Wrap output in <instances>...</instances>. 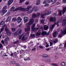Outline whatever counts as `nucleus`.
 I'll return each instance as SVG.
<instances>
[{"label": "nucleus", "mask_w": 66, "mask_h": 66, "mask_svg": "<svg viewBox=\"0 0 66 66\" xmlns=\"http://www.w3.org/2000/svg\"><path fill=\"white\" fill-rule=\"evenodd\" d=\"M29 34V32L27 33L25 35H24V34H23L22 35L19 36V39H20L21 38V37H22V36H23L21 39L22 40H26L25 39V38H26V36H28Z\"/></svg>", "instance_id": "7ed1b4c3"}, {"label": "nucleus", "mask_w": 66, "mask_h": 66, "mask_svg": "<svg viewBox=\"0 0 66 66\" xmlns=\"http://www.w3.org/2000/svg\"><path fill=\"white\" fill-rule=\"evenodd\" d=\"M47 1H46V0H45L44 2H43V4H46V3H47Z\"/></svg>", "instance_id": "79ce46f5"}, {"label": "nucleus", "mask_w": 66, "mask_h": 66, "mask_svg": "<svg viewBox=\"0 0 66 66\" xmlns=\"http://www.w3.org/2000/svg\"><path fill=\"white\" fill-rule=\"evenodd\" d=\"M13 43L14 44H16L17 43V41L15 42H13Z\"/></svg>", "instance_id": "680f3d73"}, {"label": "nucleus", "mask_w": 66, "mask_h": 66, "mask_svg": "<svg viewBox=\"0 0 66 66\" xmlns=\"http://www.w3.org/2000/svg\"><path fill=\"white\" fill-rule=\"evenodd\" d=\"M24 22L25 23L29 21V18L27 17L26 16L24 18Z\"/></svg>", "instance_id": "9d476101"}, {"label": "nucleus", "mask_w": 66, "mask_h": 66, "mask_svg": "<svg viewBox=\"0 0 66 66\" xmlns=\"http://www.w3.org/2000/svg\"><path fill=\"white\" fill-rule=\"evenodd\" d=\"M37 6H35L31 10L29 11L27 13L28 14H30L33 12H36L37 10Z\"/></svg>", "instance_id": "39448f33"}, {"label": "nucleus", "mask_w": 66, "mask_h": 66, "mask_svg": "<svg viewBox=\"0 0 66 66\" xmlns=\"http://www.w3.org/2000/svg\"><path fill=\"white\" fill-rule=\"evenodd\" d=\"M1 42L3 44H4V41L3 40H2Z\"/></svg>", "instance_id": "5fc2aeb1"}, {"label": "nucleus", "mask_w": 66, "mask_h": 66, "mask_svg": "<svg viewBox=\"0 0 66 66\" xmlns=\"http://www.w3.org/2000/svg\"><path fill=\"white\" fill-rule=\"evenodd\" d=\"M12 64H16V62H13L12 63Z\"/></svg>", "instance_id": "4d7b16f0"}, {"label": "nucleus", "mask_w": 66, "mask_h": 66, "mask_svg": "<svg viewBox=\"0 0 66 66\" xmlns=\"http://www.w3.org/2000/svg\"><path fill=\"white\" fill-rule=\"evenodd\" d=\"M66 47V42H65V44H64V47Z\"/></svg>", "instance_id": "774afa93"}, {"label": "nucleus", "mask_w": 66, "mask_h": 66, "mask_svg": "<svg viewBox=\"0 0 66 66\" xmlns=\"http://www.w3.org/2000/svg\"><path fill=\"white\" fill-rule=\"evenodd\" d=\"M31 37H35V35L34 34L31 35Z\"/></svg>", "instance_id": "a19ab883"}, {"label": "nucleus", "mask_w": 66, "mask_h": 66, "mask_svg": "<svg viewBox=\"0 0 66 66\" xmlns=\"http://www.w3.org/2000/svg\"><path fill=\"white\" fill-rule=\"evenodd\" d=\"M59 37H62V35H60L58 36Z\"/></svg>", "instance_id": "603ef678"}, {"label": "nucleus", "mask_w": 66, "mask_h": 66, "mask_svg": "<svg viewBox=\"0 0 66 66\" xmlns=\"http://www.w3.org/2000/svg\"><path fill=\"white\" fill-rule=\"evenodd\" d=\"M44 6L45 7L48 6H49V4H47L45 5H44Z\"/></svg>", "instance_id": "c03bdc74"}, {"label": "nucleus", "mask_w": 66, "mask_h": 66, "mask_svg": "<svg viewBox=\"0 0 66 66\" xmlns=\"http://www.w3.org/2000/svg\"><path fill=\"white\" fill-rule=\"evenodd\" d=\"M44 21H45V20L42 19L41 20V22L42 23H43L44 22Z\"/></svg>", "instance_id": "f704fd0d"}, {"label": "nucleus", "mask_w": 66, "mask_h": 66, "mask_svg": "<svg viewBox=\"0 0 66 66\" xmlns=\"http://www.w3.org/2000/svg\"><path fill=\"white\" fill-rule=\"evenodd\" d=\"M52 65H53L54 66H59L57 64L55 63H52Z\"/></svg>", "instance_id": "c9c22d12"}, {"label": "nucleus", "mask_w": 66, "mask_h": 66, "mask_svg": "<svg viewBox=\"0 0 66 66\" xmlns=\"http://www.w3.org/2000/svg\"><path fill=\"white\" fill-rule=\"evenodd\" d=\"M10 15V13L9 12L7 13L6 14L7 16H8L9 15Z\"/></svg>", "instance_id": "3c124183"}, {"label": "nucleus", "mask_w": 66, "mask_h": 66, "mask_svg": "<svg viewBox=\"0 0 66 66\" xmlns=\"http://www.w3.org/2000/svg\"><path fill=\"white\" fill-rule=\"evenodd\" d=\"M32 7V6H27V8L24 9V8H22L21 7H20L17 8V10H21V11H22L23 12H27L29 11L30 9Z\"/></svg>", "instance_id": "f03ea898"}, {"label": "nucleus", "mask_w": 66, "mask_h": 66, "mask_svg": "<svg viewBox=\"0 0 66 66\" xmlns=\"http://www.w3.org/2000/svg\"><path fill=\"white\" fill-rule=\"evenodd\" d=\"M42 56L44 57H47L48 56V55L46 54H43L42 55Z\"/></svg>", "instance_id": "b1692460"}, {"label": "nucleus", "mask_w": 66, "mask_h": 66, "mask_svg": "<svg viewBox=\"0 0 66 66\" xmlns=\"http://www.w3.org/2000/svg\"><path fill=\"white\" fill-rule=\"evenodd\" d=\"M25 4H26V5L29 4V3L28 2H26L25 3Z\"/></svg>", "instance_id": "8fccbe9b"}, {"label": "nucleus", "mask_w": 66, "mask_h": 66, "mask_svg": "<svg viewBox=\"0 0 66 66\" xmlns=\"http://www.w3.org/2000/svg\"><path fill=\"white\" fill-rule=\"evenodd\" d=\"M14 53V56H16V54H17V53H16V52H15Z\"/></svg>", "instance_id": "bf43d9fd"}, {"label": "nucleus", "mask_w": 66, "mask_h": 66, "mask_svg": "<svg viewBox=\"0 0 66 66\" xmlns=\"http://www.w3.org/2000/svg\"><path fill=\"white\" fill-rule=\"evenodd\" d=\"M50 46H52V41L51 40V42H50Z\"/></svg>", "instance_id": "37998d69"}, {"label": "nucleus", "mask_w": 66, "mask_h": 66, "mask_svg": "<svg viewBox=\"0 0 66 66\" xmlns=\"http://www.w3.org/2000/svg\"><path fill=\"white\" fill-rule=\"evenodd\" d=\"M6 33L7 35H9V36L11 35L12 34V32H10V31H9V32L7 33Z\"/></svg>", "instance_id": "a878e982"}, {"label": "nucleus", "mask_w": 66, "mask_h": 66, "mask_svg": "<svg viewBox=\"0 0 66 66\" xmlns=\"http://www.w3.org/2000/svg\"><path fill=\"white\" fill-rule=\"evenodd\" d=\"M40 13L39 12L37 13L36 14L37 17H38V16H40Z\"/></svg>", "instance_id": "2f4dec72"}, {"label": "nucleus", "mask_w": 66, "mask_h": 66, "mask_svg": "<svg viewBox=\"0 0 66 66\" xmlns=\"http://www.w3.org/2000/svg\"><path fill=\"white\" fill-rule=\"evenodd\" d=\"M51 11H47V12H45L44 14H42L41 16L42 18H44V16H47L50 15V14H51Z\"/></svg>", "instance_id": "423d86ee"}, {"label": "nucleus", "mask_w": 66, "mask_h": 66, "mask_svg": "<svg viewBox=\"0 0 66 66\" xmlns=\"http://www.w3.org/2000/svg\"><path fill=\"white\" fill-rule=\"evenodd\" d=\"M42 35H47L49 34H47V32L46 31H43L41 33Z\"/></svg>", "instance_id": "2eb2a0df"}, {"label": "nucleus", "mask_w": 66, "mask_h": 66, "mask_svg": "<svg viewBox=\"0 0 66 66\" xmlns=\"http://www.w3.org/2000/svg\"><path fill=\"white\" fill-rule=\"evenodd\" d=\"M2 46H3L2 44H0V49L2 47Z\"/></svg>", "instance_id": "de8ad7c7"}, {"label": "nucleus", "mask_w": 66, "mask_h": 66, "mask_svg": "<svg viewBox=\"0 0 66 66\" xmlns=\"http://www.w3.org/2000/svg\"><path fill=\"white\" fill-rule=\"evenodd\" d=\"M40 34H41V33L40 32H38L36 33V36H39V35H40Z\"/></svg>", "instance_id": "c85d7f7f"}, {"label": "nucleus", "mask_w": 66, "mask_h": 66, "mask_svg": "<svg viewBox=\"0 0 66 66\" xmlns=\"http://www.w3.org/2000/svg\"><path fill=\"white\" fill-rule=\"evenodd\" d=\"M12 21H14V22H15V21H16V18H14L12 19Z\"/></svg>", "instance_id": "473e14b6"}, {"label": "nucleus", "mask_w": 66, "mask_h": 66, "mask_svg": "<svg viewBox=\"0 0 66 66\" xmlns=\"http://www.w3.org/2000/svg\"><path fill=\"white\" fill-rule=\"evenodd\" d=\"M36 50V48H33L32 50V51H34V50Z\"/></svg>", "instance_id": "6e6d98bb"}, {"label": "nucleus", "mask_w": 66, "mask_h": 66, "mask_svg": "<svg viewBox=\"0 0 66 66\" xmlns=\"http://www.w3.org/2000/svg\"><path fill=\"white\" fill-rule=\"evenodd\" d=\"M61 22V20L59 21H58L57 23H56V22H55L54 24L52 25L50 27V29L51 30V31H53V29L54 28V26H55V24H57V26H59V23Z\"/></svg>", "instance_id": "20e7f679"}, {"label": "nucleus", "mask_w": 66, "mask_h": 66, "mask_svg": "<svg viewBox=\"0 0 66 66\" xmlns=\"http://www.w3.org/2000/svg\"><path fill=\"white\" fill-rule=\"evenodd\" d=\"M55 2H56V1H54L53 2L52 4H54Z\"/></svg>", "instance_id": "13d9d810"}, {"label": "nucleus", "mask_w": 66, "mask_h": 66, "mask_svg": "<svg viewBox=\"0 0 66 66\" xmlns=\"http://www.w3.org/2000/svg\"><path fill=\"white\" fill-rule=\"evenodd\" d=\"M63 2V3H66V0H63L62 1Z\"/></svg>", "instance_id": "09e8293b"}, {"label": "nucleus", "mask_w": 66, "mask_h": 66, "mask_svg": "<svg viewBox=\"0 0 66 66\" xmlns=\"http://www.w3.org/2000/svg\"><path fill=\"white\" fill-rule=\"evenodd\" d=\"M61 64L62 66H65L66 65V63L64 62H62L61 63Z\"/></svg>", "instance_id": "bb28decb"}, {"label": "nucleus", "mask_w": 66, "mask_h": 66, "mask_svg": "<svg viewBox=\"0 0 66 66\" xmlns=\"http://www.w3.org/2000/svg\"><path fill=\"white\" fill-rule=\"evenodd\" d=\"M4 25L2 28L1 29V31L0 32H2V31H3L4 30V28H5V27H4Z\"/></svg>", "instance_id": "393cba45"}, {"label": "nucleus", "mask_w": 66, "mask_h": 66, "mask_svg": "<svg viewBox=\"0 0 66 66\" xmlns=\"http://www.w3.org/2000/svg\"><path fill=\"white\" fill-rule=\"evenodd\" d=\"M7 8V7L6 6H5L4 7L3 9H2V13L1 14V15L3 16L4 14L5 13L7 12V10H6V9Z\"/></svg>", "instance_id": "0eeeda50"}, {"label": "nucleus", "mask_w": 66, "mask_h": 66, "mask_svg": "<svg viewBox=\"0 0 66 66\" xmlns=\"http://www.w3.org/2000/svg\"><path fill=\"white\" fill-rule=\"evenodd\" d=\"M37 17L36 14L35 13H33L32 15V19H31L29 20V22L26 23V25L27 27V29L26 28L25 31V32L27 31H29L30 30V26H31L32 24H33L34 22V20L33 18H34L35 17Z\"/></svg>", "instance_id": "f257e3e1"}, {"label": "nucleus", "mask_w": 66, "mask_h": 66, "mask_svg": "<svg viewBox=\"0 0 66 66\" xmlns=\"http://www.w3.org/2000/svg\"><path fill=\"white\" fill-rule=\"evenodd\" d=\"M56 19V18H52V17H51L50 18V22H54L55 21V20Z\"/></svg>", "instance_id": "9b49d317"}, {"label": "nucleus", "mask_w": 66, "mask_h": 66, "mask_svg": "<svg viewBox=\"0 0 66 66\" xmlns=\"http://www.w3.org/2000/svg\"><path fill=\"white\" fill-rule=\"evenodd\" d=\"M66 11V7H65L63 8L62 11L60 10L59 11V14L62 16V13H63V14H64V13Z\"/></svg>", "instance_id": "1a4fd4ad"}, {"label": "nucleus", "mask_w": 66, "mask_h": 66, "mask_svg": "<svg viewBox=\"0 0 66 66\" xmlns=\"http://www.w3.org/2000/svg\"><path fill=\"white\" fill-rule=\"evenodd\" d=\"M4 27L5 28V31H6V33L9 32H10L9 30V29L6 28V25H5Z\"/></svg>", "instance_id": "6ab92c4d"}, {"label": "nucleus", "mask_w": 66, "mask_h": 66, "mask_svg": "<svg viewBox=\"0 0 66 66\" xmlns=\"http://www.w3.org/2000/svg\"><path fill=\"white\" fill-rule=\"evenodd\" d=\"M58 40V39H55L53 41L54 43V44L55 43L57 42Z\"/></svg>", "instance_id": "cd10ccee"}, {"label": "nucleus", "mask_w": 66, "mask_h": 66, "mask_svg": "<svg viewBox=\"0 0 66 66\" xmlns=\"http://www.w3.org/2000/svg\"><path fill=\"white\" fill-rule=\"evenodd\" d=\"M13 35H17V32H15L14 33H13Z\"/></svg>", "instance_id": "a18cd8bd"}, {"label": "nucleus", "mask_w": 66, "mask_h": 66, "mask_svg": "<svg viewBox=\"0 0 66 66\" xmlns=\"http://www.w3.org/2000/svg\"><path fill=\"white\" fill-rule=\"evenodd\" d=\"M18 20V23L19 22H21V18L20 17H19L17 19Z\"/></svg>", "instance_id": "5701e85b"}, {"label": "nucleus", "mask_w": 66, "mask_h": 66, "mask_svg": "<svg viewBox=\"0 0 66 66\" xmlns=\"http://www.w3.org/2000/svg\"><path fill=\"white\" fill-rule=\"evenodd\" d=\"M61 33L62 34H66V27L65 29L61 32Z\"/></svg>", "instance_id": "4be33fe9"}, {"label": "nucleus", "mask_w": 66, "mask_h": 66, "mask_svg": "<svg viewBox=\"0 0 66 66\" xmlns=\"http://www.w3.org/2000/svg\"><path fill=\"white\" fill-rule=\"evenodd\" d=\"M13 2V0H10L8 2L7 5H10Z\"/></svg>", "instance_id": "4468645a"}, {"label": "nucleus", "mask_w": 66, "mask_h": 66, "mask_svg": "<svg viewBox=\"0 0 66 66\" xmlns=\"http://www.w3.org/2000/svg\"><path fill=\"white\" fill-rule=\"evenodd\" d=\"M12 27H14V23H12L11 24Z\"/></svg>", "instance_id": "864d4df0"}, {"label": "nucleus", "mask_w": 66, "mask_h": 66, "mask_svg": "<svg viewBox=\"0 0 66 66\" xmlns=\"http://www.w3.org/2000/svg\"><path fill=\"white\" fill-rule=\"evenodd\" d=\"M16 28H12L11 29V30L12 32H15L16 31Z\"/></svg>", "instance_id": "7c9ffc66"}, {"label": "nucleus", "mask_w": 66, "mask_h": 66, "mask_svg": "<svg viewBox=\"0 0 66 66\" xmlns=\"http://www.w3.org/2000/svg\"><path fill=\"white\" fill-rule=\"evenodd\" d=\"M10 40V38L7 37L5 39V42L6 44H8V41Z\"/></svg>", "instance_id": "f8f14e48"}, {"label": "nucleus", "mask_w": 66, "mask_h": 66, "mask_svg": "<svg viewBox=\"0 0 66 66\" xmlns=\"http://www.w3.org/2000/svg\"><path fill=\"white\" fill-rule=\"evenodd\" d=\"M53 1V0H48V3H50V2H52Z\"/></svg>", "instance_id": "e433bc0d"}, {"label": "nucleus", "mask_w": 66, "mask_h": 66, "mask_svg": "<svg viewBox=\"0 0 66 66\" xmlns=\"http://www.w3.org/2000/svg\"><path fill=\"white\" fill-rule=\"evenodd\" d=\"M57 31H55L54 33H53V37H56L57 34Z\"/></svg>", "instance_id": "dca6fc26"}, {"label": "nucleus", "mask_w": 66, "mask_h": 66, "mask_svg": "<svg viewBox=\"0 0 66 66\" xmlns=\"http://www.w3.org/2000/svg\"><path fill=\"white\" fill-rule=\"evenodd\" d=\"M24 61H27L28 60V59L27 58H24Z\"/></svg>", "instance_id": "e2e57ef3"}, {"label": "nucleus", "mask_w": 66, "mask_h": 66, "mask_svg": "<svg viewBox=\"0 0 66 66\" xmlns=\"http://www.w3.org/2000/svg\"><path fill=\"white\" fill-rule=\"evenodd\" d=\"M15 9V7H12L10 11H13L14 12L17 11V9Z\"/></svg>", "instance_id": "ddd939ff"}, {"label": "nucleus", "mask_w": 66, "mask_h": 66, "mask_svg": "<svg viewBox=\"0 0 66 66\" xmlns=\"http://www.w3.org/2000/svg\"><path fill=\"white\" fill-rule=\"evenodd\" d=\"M56 5H59V4H60V3L59 2H57L56 3Z\"/></svg>", "instance_id": "49530a36"}, {"label": "nucleus", "mask_w": 66, "mask_h": 66, "mask_svg": "<svg viewBox=\"0 0 66 66\" xmlns=\"http://www.w3.org/2000/svg\"><path fill=\"white\" fill-rule=\"evenodd\" d=\"M50 50V48H48L47 49H46V50H47V51H49Z\"/></svg>", "instance_id": "69168bd1"}, {"label": "nucleus", "mask_w": 66, "mask_h": 66, "mask_svg": "<svg viewBox=\"0 0 66 66\" xmlns=\"http://www.w3.org/2000/svg\"><path fill=\"white\" fill-rule=\"evenodd\" d=\"M66 24V20L65 19H64L63 20V22L62 24V26H65V24Z\"/></svg>", "instance_id": "a211bd4d"}, {"label": "nucleus", "mask_w": 66, "mask_h": 66, "mask_svg": "<svg viewBox=\"0 0 66 66\" xmlns=\"http://www.w3.org/2000/svg\"><path fill=\"white\" fill-rule=\"evenodd\" d=\"M11 16H8V18L6 20V22H8L9 21H10V20H11Z\"/></svg>", "instance_id": "aec40b11"}, {"label": "nucleus", "mask_w": 66, "mask_h": 66, "mask_svg": "<svg viewBox=\"0 0 66 66\" xmlns=\"http://www.w3.org/2000/svg\"><path fill=\"white\" fill-rule=\"evenodd\" d=\"M35 24L34 23L33 24L32 27H31V30L32 31H37L38 30L39 28H37L35 29Z\"/></svg>", "instance_id": "6e6552de"}, {"label": "nucleus", "mask_w": 66, "mask_h": 66, "mask_svg": "<svg viewBox=\"0 0 66 66\" xmlns=\"http://www.w3.org/2000/svg\"><path fill=\"white\" fill-rule=\"evenodd\" d=\"M21 31H22V30L21 29H19L18 30V34H20L21 32Z\"/></svg>", "instance_id": "c756f323"}, {"label": "nucleus", "mask_w": 66, "mask_h": 66, "mask_svg": "<svg viewBox=\"0 0 66 66\" xmlns=\"http://www.w3.org/2000/svg\"><path fill=\"white\" fill-rule=\"evenodd\" d=\"M40 3V0H38L37 3H36V5H39V4Z\"/></svg>", "instance_id": "f3484780"}, {"label": "nucleus", "mask_w": 66, "mask_h": 66, "mask_svg": "<svg viewBox=\"0 0 66 66\" xmlns=\"http://www.w3.org/2000/svg\"><path fill=\"white\" fill-rule=\"evenodd\" d=\"M44 30H47L48 29V26L46 25H45L44 26Z\"/></svg>", "instance_id": "412c9836"}, {"label": "nucleus", "mask_w": 66, "mask_h": 66, "mask_svg": "<svg viewBox=\"0 0 66 66\" xmlns=\"http://www.w3.org/2000/svg\"><path fill=\"white\" fill-rule=\"evenodd\" d=\"M49 46V45H48V44H47V45L46 46V48H48V47Z\"/></svg>", "instance_id": "052dcab7"}, {"label": "nucleus", "mask_w": 66, "mask_h": 66, "mask_svg": "<svg viewBox=\"0 0 66 66\" xmlns=\"http://www.w3.org/2000/svg\"><path fill=\"white\" fill-rule=\"evenodd\" d=\"M4 24V22L3 21H2L0 23V25H3Z\"/></svg>", "instance_id": "72a5a7b5"}, {"label": "nucleus", "mask_w": 66, "mask_h": 66, "mask_svg": "<svg viewBox=\"0 0 66 66\" xmlns=\"http://www.w3.org/2000/svg\"><path fill=\"white\" fill-rule=\"evenodd\" d=\"M57 15V14H56V13H54L53 14V16L54 17H55V16H56Z\"/></svg>", "instance_id": "ea45409f"}, {"label": "nucleus", "mask_w": 66, "mask_h": 66, "mask_svg": "<svg viewBox=\"0 0 66 66\" xmlns=\"http://www.w3.org/2000/svg\"><path fill=\"white\" fill-rule=\"evenodd\" d=\"M25 0H20V3H22L23 2V1H24Z\"/></svg>", "instance_id": "58836bf2"}, {"label": "nucleus", "mask_w": 66, "mask_h": 66, "mask_svg": "<svg viewBox=\"0 0 66 66\" xmlns=\"http://www.w3.org/2000/svg\"><path fill=\"white\" fill-rule=\"evenodd\" d=\"M26 46H24V49H26Z\"/></svg>", "instance_id": "338daca9"}, {"label": "nucleus", "mask_w": 66, "mask_h": 66, "mask_svg": "<svg viewBox=\"0 0 66 66\" xmlns=\"http://www.w3.org/2000/svg\"><path fill=\"white\" fill-rule=\"evenodd\" d=\"M17 66H20V65L19 64H17Z\"/></svg>", "instance_id": "0e129e2a"}, {"label": "nucleus", "mask_w": 66, "mask_h": 66, "mask_svg": "<svg viewBox=\"0 0 66 66\" xmlns=\"http://www.w3.org/2000/svg\"><path fill=\"white\" fill-rule=\"evenodd\" d=\"M39 48H41V49H43V48H44L43 46H39Z\"/></svg>", "instance_id": "4c0bfd02"}]
</instances>
